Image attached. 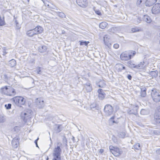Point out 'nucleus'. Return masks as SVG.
<instances>
[{
    "label": "nucleus",
    "mask_w": 160,
    "mask_h": 160,
    "mask_svg": "<svg viewBox=\"0 0 160 160\" xmlns=\"http://www.w3.org/2000/svg\"><path fill=\"white\" fill-rule=\"evenodd\" d=\"M62 143L58 142L57 143V146L54 148L52 152L53 158L52 160H62L61 154Z\"/></svg>",
    "instance_id": "obj_1"
},
{
    "label": "nucleus",
    "mask_w": 160,
    "mask_h": 160,
    "mask_svg": "<svg viewBox=\"0 0 160 160\" xmlns=\"http://www.w3.org/2000/svg\"><path fill=\"white\" fill-rule=\"evenodd\" d=\"M33 114V112L30 109H26L21 113V118L25 122H26L32 118Z\"/></svg>",
    "instance_id": "obj_2"
},
{
    "label": "nucleus",
    "mask_w": 160,
    "mask_h": 160,
    "mask_svg": "<svg viewBox=\"0 0 160 160\" xmlns=\"http://www.w3.org/2000/svg\"><path fill=\"white\" fill-rule=\"evenodd\" d=\"M14 104L19 107L24 105L26 102L25 99L22 96H16L12 99Z\"/></svg>",
    "instance_id": "obj_3"
},
{
    "label": "nucleus",
    "mask_w": 160,
    "mask_h": 160,
    "mask_svg": "<svg viewBox=\"0 0 160 160\" xmlns=\"http://www.w3.org/2000/svg\"><path fill=\"white\" fill-rule=\"evenodd\" d=\"M151 96L153 100L155 102L158 103L160 102V95L156 91V89L153 88L152 90Z\"/></svg>",
    "instance_id": "obj_4"
},
{
    "label": "nucleus",
    "mask_w": 160,
    "mask_h": 160,
    "mask_svg": "<svg viewBox=\"0 0 160 160\" xmlns=\"http://www.w3.org/2000/svg\"><path fill=\"white\" fill-rule=\"evenodd\" d=\"M153 121L155 125H158L160 126V111L158 108L154 114Z\"/></svg>",
    "instance_id": "obj_5"
},
{
    "label": "nucleus",
    "mask_w": 160,
    "mask_h": 160,
    "mask_svg": "<svg viewBox=\"0 0 160 160\" xmlns=\"http://www.w3.org/2000/svg\"><path fill=\"white\" fill-rule=\"evenodd\" d=\"M111 152H112L114 156H118L122 153V151L117 147L111 145Z\"/></svg>",
    "instance_id": "obj_6"
},
{
    "label": "nucleus",
    "mask_w": 160,
    "mask_h": 160,
    "mask_svg": "<svg viewBox=\"0 0 160 160\" xmlns=\"http://www.w3.org/2000/svg\"><path fill=\"white\" fill-rule=\"evenodd\" d=\"M152 14H157L160 12V3H159L155 4L152 9Z\"/></svg>",
    "instance_id": "obj_7"
},
{
    "label": "nucleus",
    "mask_w": 160,
    "mask_h": 160,
    "mask_svg": "<svg viewBox=\"0 0 160 160\" xmlns=\"http://www.w3.org/2000/svg\"><path fill=\"white\" fill-rule=\"evenodd\" d=\"M77 4L80 7L85 8L88 6V0H76Z\"/></svg>",
    "instance_id": "obj_8"
},
{
    "label": "nucleus",
    "mask_w": 160,
    "mask_h": 160,
    "mask_svg": "<svg viewBox=\"0 0 160 160\" xmlns=\"http://www.w3.org/2000/svg\"><path fill=\"white\" fill-rule=\"evenodd\" d=\"M129 52L125 51L122 52L120 56V58L122 60L127 61L131 59L130 56Z\"/></svg>",
    "instance_id": "obj_9"
},
{
    "label": "nucleus",
    "mask_w": 160,
    "mask_h": 160,
    "mask_svg": "<svg viewBox=\"0 0 160 160\" xmlns=\"http://www.w3.org/2000/svg\"><path fill=\"white\" fill-rule=\"evenodd\" d=\"M37 107L39 108H42L44 106V101L41 98H37L35 100Z\"/></svg>",
    "instance_id": "obj_10"
},
{
    "label": "nucleus",
    "mask_w": 160,
    "mask_h": 160,
    "mask_svg": "<svg viewBox=\"0 0 160 160\" xmlns=\"http://www.w3.org/2000/svg\"><path fill=\"white\" fill-rule=\"evenodd\" d=\"M138 106H136L135 107H134L132 109H128L127 110V112L128 114L129 115L134 114L137 116L138 114Z\"/></svg>",
    "instance_id": "obj_11"
},
{
    "label": "nucleus",
    "mask_w": 160,
    "mask_h": 160,
    "mask_svg": "<svg viewBox=\"0 0 160 160\" xmlns=\"http://www.w3.org/2000/svg\"><path fill=\"white\" fill-rule=\"evenodd\" d=\"M103 41L105 45L110 48V36L108 35H105L103 38Z\"/></svg>",
    "instance_id": "obj_12"
},
{
    "label": "nucleus",
    "mask_w": 160,
    "mask_h": 160,
    "mask_svg": "<svg viewBox=\"0 0 160 160\" xmlns=\"http://www.w3.org/2000/svg\"><path fill=\"white\" fill-rule=\"evenodd\" d=\"M20 139L18 137H16L12 140V147L15 148H18L19 144Z\"/></svg>",
    "instance_id": "obj_13"
},
{
    "label": "nucleus",
    "mask_w": 160,
    "mask_h": 160,
    "mask_svg": "<svg viewBox=\"0 0 160 160\" xmlns=\"http://www.w3.org/2000/svg\"><path fill=\"white\" fill-rule=\"evenodd\" d=\"M115 69L118 72H122V70L126 69L125 67L121 63H117L115 66Z\"/></svg>",
    "instance_id": "obj_14"
},
{
    "label": "nucleus",
    "mask_w": 160,
    "mask_h": 160,
    "mask_svg": "<svg viewBox=\"0 0 160 160\" xmlns=\"http://www.w3.org/2000/svg\"><path fill=\"white\" fill-rule=\"evenodd\" d=\"M7 95L9 96H14L16 94V92L15 90L12 87L9 86L8 87Z\"/></svg>",
    "instance_id": "obj_15"
},
{
    "label": "nucleus",
    "mask_w": 160,
    "mask_h": 160,
    "mask_svg": "<svg viewBox=\"0 0 160 160\" xmlns=\"http://www.w3.org/2000/svg\"><path fill=\"white\" fill-rule=\"evenodd\" d=\"M98 97L99 99L103 100L105 98V94L102 89L99 88L98 90Z\"/></svg>",
    "instance_id": "obj_16"
},
{
    "label": "nucleus",
    "mask_w": 160,
    "mask_h": 160,
    "mask_svg": "<svg viewBox=\"0 0 160 160\" xmlns=\"http://www.w3.org/2000/svg\"><path fill=\"white\" fill-rule=\"evenodd\" d=\"M36 35L42 33L43 31V28L41 26H37L33 29Z\"/></svg>",
    "instance_id": "obj_17"
},
{
    "label": "nucleus",
    "mask_w": 160,
    "mask_h": 160,
    "mask_svg": "<svg viewBox=\"0 0 160 160\" xmlns=\"http://www.w3.org/2000/svg\"><path fill=\"white\" fill-rule=\"evenodd\" d=\"M110 105L107 104L105 106L104 108V112L105 113V115L106 116H109L110 115V111H109Z\"/></svg>",
    "instance_id": "obj_18"
},
{
    "label": "nucleus",
    "mask_w": 160,
    "mask_h": 160,
    "mask_svg": "<svg viewBox=\"0 0 160 160\" xmlns=\"http://www.w3.org/2000/svg\"><path fill=\"white\" fill-rule=\"evenodd\" d=\"M157 0H146L145 3L146 6L150 7L153 5Z\"/></svg>",
    "instance_id": "obj_19"
},
{
    "label": "nucleus",
    "mask_w": 160,
    "mask_h": 160,
    "mask_svg": "<svg viewBox=\"0 0 160 160\" xmlns=\"http://www.w3.org/2000/svg\"><path fill=\"white\" fill-rule=\"evenodd\" d=\"M54 127V130L56 133L60 132L62 130V125L61 124H56Z\"/></svg>",
    "instance_id": "obj_20"
},
{
    "label": "nucleus",
    "mask_w": 160,
    "mask_h": 160,
    "mask_svg": "<svg viewBox=\"0 0 160 160\" xmlns=\"http://www.w3.org/2000/svg\"><path fill=\"white\" fill-rule=\"evenodd\" d=\"M147 73L149 75L152 76V78H156L158 76V72L157 70L153 71H149L147 72Z\"/></svg>",
    "instance_id": "obj_21"
},
{
    "label": "nucleus",
    "mask_w": 160,
    "mask_h": 160,
    "mask_svg": "<svg viewBox=\"0 0 160 160\" xmlns=\"http://www.w3.org/2000/svg\"><path fill=\"white\" fill-rule=\"evenodd\" d=\"M26 34L29 37H32L35 35H36L35 32L33 29L27 31Z\"/></svg>",
    "instance_id": "obj_22"
},
{
    "label": "nucleus",
    "mask_w": 160,
    "mask_h": 160,
    "mask_svg": "<svg viewBox=\"0 0 160 160\" xmlns=\"http://www.w3.org/2000/svg\"><path fill=\"white\" fill-rule=\"evenodd\" d=\"M128 66L131 68H138L139 67V66H136V65L134 63L133 61H131V60L128 62Z\"/></svg>",
    "instance_id": "obj_23"
},
{
    "label": "nucleus",
    "mask_w": 160,
    "mask_h": 160,
    "mask_svg": "<svg viewBox=\"0 0 160 160\" xmlns=\"http://www.w3.org/2000/svg\"><path fill=\"white\" fill-rule=\"evenodd\" d=\"M9 86H6L4 87H2L0 89V92L2 94L7 95L8 87Z\"/></svg>",
    "instance_id": "obj_24"
},
{
    "label": "nucleus",
    "mask_w": 160,
    "mask_h": 160,
    "mask_svg": "<svg viewBox=\"0 0 160 160\" xmlns=\"http://www.w3.org/2000/svg\"><path fill=\"white\" fill-rule=\"evenodd\" d=\"M96 84L97 86L100 88H103L106 85L105 81L101 80L97 82Z\"/></svg>",
    "instance_id": "obj_25"
},
{
    "label": "nucleus",
    "mask_w": 160,
    "mask_h": 160,
    "mask_svg": "<svg viewBox=\"0 0 160 160\" xmlns=\"http://www.w3.org/2000/svg\"><path fill=\"white\" fill-rule=\"evenodd\" d=\"M119 109V106L117 104L113 105V106H112L111 105V113L113 112L114 110L115 112H116Z\"/></svg>",
    "instance_id": "obj_26"
},
{
    "label": "nucleus",
    "mask_w": 160,
    "mask_h": 160,
    "mask_svg": "<svg viewBox=\"0 0 160 160\" xmlns=\"http://www.w3.org/2000/svg\"><path fill=\"white\" fill-rule=\"evenodd\" d=\"M142 18L144 21L148 23H150L152 21L150 17L147 15H144Z\"/></svg>",
    "instance_id": "obj_27"
},
{
    "label": "nucleus",
    "mask_w": 160,
    "mask_h": 160,
    "mask_svg": "<svg viewBox=\"0 0 160 160\" xmlns=\"http://www.w3.org/2000/svg\"><path fill=\"white\" fill-rule=\"evenodd\" d=\"M141 96L142 97H144L146 95V88L145 87L142 88H141Z\"/></svg>",
    "instance_id": "obj_28"
},
{
    "label": "nucleus",
    "mask_w": 160,
    "mask_h": 160,
    "mask_svg": "<svg viewBox=\"0 0 160 160\" xmlns=\"http://www.w3.org/2000/svg\"><path fill=\"white\" fill-rule=\"evenodd\" d=\"M83 83V85L84 87L92 85L90 81L87 79H85Z\"/></svg>",
    "instance_id": "obj_29"
},
{
    "label": "nucleus",
    "mask_w": 160,
    "mask_h": 160,
    "mask_svg": "<svg viewBox=\"0 0 160 160\" xmlns=\"http://www.w3.org/2000/svg\"><path fill=\"white\" fill-rule=\"evenodd\" d=\"M16 64V62L15 60L12 59L9 62V65L11 67H14Z\"/></svg>",
    "instance_id": "obj_30"
},
{
    "label": "nucleus",
    "mask_w": 160,
    "mask_h": 160,
    "mask_svg": "<svg viewBox=\"0 0 160 160\" xmlns=\"http://www.w3.org/2000/svg\"><path fill=\"white\" fill-rule=\"evenodd\" d=\"M6 23L5 21L4 17L3 16L2 18L0 15V26H2L5 25Z\"/></svg>",
    "instance_id": "obj_31"
},
{
    "label": "nucleus",
    "mask_w": 160,
    "mask_h": 160,
    "mask_svg": "<svg viewBox=\"0 0 160 160\" xmlns=\"http://www.w3.org/2000/svg\"><path fill=\"white\" fill-rule=\"evenodd\" d=\"M47 49V47L45 46H42L40 47L39 48V51L41 52H45Z\"/></svg>",
    "instance_id": "obj_32"
},
{
    "label": "nucleus",
    "mask_w": 160,
    "mask_h": 160,
    "mask_svg": "<svg viewBox=\"0 0 160 160\" xmlns=\"http://www.w3.org/2000/svg\"><path fill=\"white\" fill-rule=\"evenodd\" d=\"M79 42H80V45L81 46H88V44L90 43L89 41H84L83 40L79 41Z\"/></svg>",
    "instance_id": "obj_33"
},
{
    "label": "nucleus",
    "mask_w": 160,
    "mask_h": 160,
    "mask_svg": "<svg viewBox=\"0 0 160 160\" xmlns=\"http://www.w3.org/2000/svg\"><path fill=\"white\" fill-rule=\"evenodd\" d=\"M119 30V28L113 27L111 28V32L115 33L117 32Z\"/></svg>",
    "instance_id": "obj_34"
},
{
    "label": "nucleus",
    "mask_w": 160,
    "mask_h": 160,
    "mask_svg": "<svg viewBox=\"0 0 160 160\" xmlns=\"http://www.w3.org/2000/svg\"><path fill=\"white\" fill-rule=\"evenodd\" d=\"M107 24V23L106 22H102L100 23L99 27L101 29H103L106 27Z\"/></svg>",
    "instance_id": "obj_35"
},
{
    "label": "nucleus",
    "mask_w": 160,
    "mask_h": 160,
    "mask_svg": "<svg viewBox=\"0 0 160 160\" xmlns=\"http://www.w3.org/2000/svg\"><path fill=\"white\" fill-rule=\"evenodd\" d=\"M56 13L58 16L61 18H63L65 17V14L62 12H56Z\"/></svg>",
    "instance_id": "obj_36"
},
{
    "label": "nucleus",
    "mask_w": 160,
    "mask_h": 160,
    "mask_svg": "<svg viewBox=\"0 0 160 160\" xmlns=\"http://www.w3.org/2000/svg\"><path fill=\"white\" fill-rule=\"evenodd\" d=\"M84 88L86 89V92H90L92 90V85L86 87Z\"/></svg>",
    "instance_id": "obj_37"
},
{
    "label": "nucleus",
    "mask_w": 160,
    "mask_h": 160,
    "mask_svg": "<svg viewBox=\"0 0 160 160\" xmlns=\"http://www.w3.org/2000/svg\"><path fill=\"white\" fill-rule=\"evenodd\" d=\"M144 0H137L136 5L138 7H140L141 6V4Z\"/></svg>",
    "instance_id": "obj_38"
},
{
    "label": "nucleus",
    "mask_w": 160,
    "mask_h": 160,
    "mask_svg": "<svg viewBox=\"0 0 160 160\" xmlns=\"http://www.w3.org/2000/svg\"><path fill=\"white\" fill-rule=\"evenodd\" d=\"M131 32L132 33H134L137 32H139L140 31V30L138 28V27H135L132 28L131 29Z\"/></svg>",
    "instance_id": "obj_39"
},
{
    "label": "nucleus",
    "mask_w": 160,
    "mask_h": 160,
    "mask_svg": "<svg viewBox=\"0 0 160 160\" xmlns=\"http://www.w3.org/2000/svg\"><path fill=\"white\" fill-rule=\"evenodd\" d=\"M133 147L135 149L139 150L140 149V144L139 143H137L133 146Z\"/></svg>",
    "instance_id": "obj_40"
},
{
    "label": "nucleus",
    "mask_w": 160,
    "mask_h": 160,
    "mask_svg": "<svg viewBox=\"0 0 160 160\" xmlns=\"http://www.w3.org/2000/svg\"><path fill=\"white\" fill-rule=\"evenodd\" d=\"M126 133L124 132H121L119 134V137L120 138H125Z\"/></svg>",
    "instance_id": "obj_41"
},
{
    "label": "nucleus",
    "mask_w": 160,
    "mask_h": 160,
    "mask_svg": "<svg viewBox=\"0 0 160 160\" xmlns=\"http://www.w3.org/2000/svg\"><path fill=\"white\" fill-rule=\"evenodd\" d=\"M95 8H96L95 7H93V10L96 14L100 16H101L102 14L100 11L99 10L95 9Z\"/></svg>",
    "instance_id": "obj_42"
},
{
    "label": "nucleus",
    "mask_w": 160,
    "mask_h": 160,
    "mask_svg": "<svg viewBox=\"0 0 160 160\" xmlns=\"http://www.w3.org/2000/svg\"><path fill=\"white\" fill-rule=\"evenodd\" d=\"M13 129L14 132H15L16 133H17L20 131V128L19 126H16Z\"/></svg>",
    "instance_id": "obj_43"
},
{
    "label": "nucleus",
    "mask_w": 160,
    "mask_h": 160,
    "mask_svg": "<svg viewBox=\"0 0 160 160\" xmlns=\"http://www.w3.org/2000/svg\"><path fill=\"white\" fill-rule=\"evenodd\" d=\"M128 52H129V55H131L130 56L131 59L136 54V52L134 51H131Z\"/></svg>",
    "instance_id": "obj_44"
},
{
    "label": "nucleus",
    "mask_w": 160,
    "mask_h": 160,
    "mask_svg": "<svg viewBox=\"0 0 160 160\" xmlns=\"http://www.w3.org/2000/svg\"><path fill=\"white\" fill-rule=\"evenodd\" d=\"M12 104L11 103H8V104H5L4 105L5 107L7 110H9L11 108Z\"/></svg>",
    "instance_id": "obj_45"
},
{
    "label": "nucleus",
    "mask_w": 160,
    "mask_h": 160,
    "mask_svg": "<svg viewBox=\"0 0 160 160\" xmlns=\"http://www.w3.org/2000/svg\"><path fill=\"white\" fill-rule=\"evenodd\" d=\"M141 20H142L141 18L140 17H138L137 18V21H135L134 23L136 24H138L140 22Z\"/></svg>",
    "instance_id": "obj_46"
},
{
    "label": "nucleus",
    "mask_w": 160,
    "mask_h": 160,
    "mask_svg": "<svg viewBox=\"0 0 160 160\" xmlns=\"http://www.w3.org/2000/svg\"><path fill=\"white\" fill-rule=\"evenodd\" d=\"M112 140L115 143H116L118 142V139L116 137H115L114 135H113L112 137Z\"/></svg>",
    "instance_id": "obj_47"
},
{
    "label": "nucleus",
    "mask_w": 160,
    "mask_h": 160,
    "mask_svg": "<svg viewBox=\"0 0 160 160\" xmlns=\"http://www.w3.org/2000/svg\"><path fill=\"white\" fill-rule=\"evenodd\" d=\"M111 122H112V124H113L114 123L118 124L119 122L118 121V118H115V119L111 121Z\"/></svg>",
    "instance_id": "obj_48"
},
{
    "label": "nucleus",
    "mask_w": 160,
    "mask_h": 160,
    "mask_svg": "<svg viewBox=\"0 0 160 160\" xmlns=\"http://www.w3.org/2000/svg\"><path fill=\"white\" fill-rule=\"evenodd\" d=\"M147 111L144 109H142L140 111V113L142 115H145Z\"/></svg>",
    "instance_id": "obj_49"
},
{
    "label": "nucleus",
    "mask_w": 160,
    "mask_h": 160,
    "mask_svg": "<svg viewBox=\"0 0 160 160\" xmlns=\"http://www.w3.org/2000/svg\"><path fill=\"white\" fill-rule=\"evenodd\" d=\"M145 63V62L144 61H143V63H142V62H141L140 63L138 64V65H136V66H139V67H138V68L137 69H139L141 67H142L143 65H144Z\"/></svg>",
    "instance_id": "obj_50"
},
{
    "label": "nucleus",
    "mask_w": 160,
    "mask_h": 160,
    "mask_svg": "<svg viewBox=\"0 0 160 160\" xmlns=\"http://www.w3.org/2000/svg\"><path fill=\"white\" fill-rule=\"evenodd\" d=\"M153 133L157 135H159L160 134V132L158 130H154L153 131Z\"/></svg>",
    "instance_id": "obj_51"
},
{
    "label": "nucleus",
    "mask_w": 160,
    "mask_h": 160,
    "mask_svg": "<svg viewBox=\"0 0 160 160\" xmlns=\"http://www.w3.org/2000/svg\"><path fill=\"white\" fill-rule=\"evenodd\" d=\"M5 121V119L3 116H0V122L3 123Z\"/></svg>",
    "instance_id": "obj_52"
},
{
    "label": "nucleus",
    "mask_w": 160,
    "mask_h": 160,
    "mask_svg": "<svg viewBox=\"0 0 160 160\" xmlns=\"http://www.w3.org/2000/svg\"><path fill=\"white\" fill-rule=\"evenodd\" d=\"M41 68L40 67H38L37 68V73L38 74H40L41 72Z\"/></svg>",
    "instance_id": "obj_53"
},
{
    "label": "nucleus",
    "mask_w": 160,
    "mask_h": 160,
    "mask_svg": "<svg viewBox=\"0 0 160 160\" xmlns=\"http://www.w3.org/2000/svg\"><path fill=\"white\" fill-rule=\"evenodd\" d=\"M90 107L91 108H96L97 106L96 104L95 103H93L90 105Z\"/></svg>",
    "instance_id": "obj_54"
},
{
    "label": "nucleus",
    "mask_w": 160,
    "mask_h": 160,
    "mask_svg": "<svg viewBox=\"0 0 160 160\" xmlns=\"http://www.w3.org/2000/svg\"><path fill=\"white\" fill-rule=\"evenodd\" d=\"M63 142L66 144V145H67V138H66L65 137H64L63 138Z\"/></svg>",
    "instance_id": "obj_55"
},
{
    "label": "nucleus",
    "mask_w": 160,
    "mask_h": 160,
    "mask_svg": "<svg viewBox=\"0 0 160 160\" xmlns=\"http://www.w3.org/2000/svg\"><path fill=\"white\" fill-rule=\"evenodd\" d=\"M113 47L114 48L117 49L119 47V45L118 43H115L113 45Z\"/></svg>",
    "instance_id": "obj_56"
},
{
    "label": "nucleus",
    "mask_w": 160,
    "mask_h": 160,
    "mask_svg": "<svg viewBox=\"0 0 160 160\" xmlns=\"http://www.w3.org/2000/svg\"><path fill=\"white\" fill-rule=\"evenodd\" d=\"M127 77L130 80H131L132 79V76L130 74H128Z\"/></svg>",
    "instance_id": "obj_57"
},
{
    "label": "nucleus",
    "mask_w": 160,
    "mask_h": 160,
    "mask_svg": "<svg viewBox=\"0 0 160 160\" xmlns=\"http://www.w3.org/2000/svg\"><path fill=\"white\" fill-rule=\"evenodd\" d=\"M156 152L157 154L160 155V148L157 149Z\"/></svg>",
    "instance_id": "obj_58"
},
{
    "label": "nucleus",
    "mask_w": 160,
    "mask_h": 160,
    "mask_svg": "<svg viewBox=\"0 0 160 160\" xmlns=\"http://www.w3.org/2000/svg\"><path fill=\"white\" fill-rule=\"evenodd\" d=\"M34 143L35 144L36 147L39 148V147H38V141H37V140H35Z\"/></svg>",
    "instance_id": "obj_59"
},
{
    "label": "nucleus",
    "mask_w": 160,
    "mask_h": 160,
    "mask_svg": "<svg viewBox=\"0 0 160 160\" xmlns=\"http://www.w3.org/2000/svg\"><path fill=\"white\" fill-rule=\"evenodd\" d=\"M104 151V150L103 149H101L99 150V152L101 154H102Z\"/></svg>",
    "instance_id": "obj_60"
},
{
    "label": "nucleus",
    "mask_w": 160,
    "mask_h": 160,
    "mask_svg": "<svg viewBox=\"0 0 160 160\" xmlns=\"http://www.w3.org/2000/svg\"><path fill=\"white\" fill-rule=\"evenodd\" d=\"M116 118L115 116H113L112 117H111V121L114 120L115 119V118Z\"/></svg>",
    "instance_id": "obj_61"
},
{
    "label": "nucleus",
    "mask_w": 160,
    "mask_h": 160,
    "mask_svg": "<svg viewBox=\"0 0 160 160\" xmlns=\"http://www.w3.org/2000/svg\"><path fill=\"white\" fill-rule=\"evenodd\" d=\"M4 78L6 79H8V77L7 75L4 74Z\"/></svg>",
    "instance_id": "obj_62"
},
{
    "label": "nucleus",
    "mask_w": 160,
    "mask_h": 160,
    "mask_svg": "<svg viewBox=\"0 0 160 160\" xmlns=\"http://www.w3.org/2000/svg\"><path fill=\"white\" fill-rule=\"evenodd\" d=\"M3 53L4 55H6L7 53V52H6L5 50V49L3 50Z\"/></svg>",
    "instance_id": "obj_63"
},
{
    "label": "nucleus",
    "mask_w": 160,
    "mask_h": 160,
    "mask_svg": "<svg viewBox=\"0 0 160 160\" xmlns=\"http://www.w3.org/2000/svg\"><path fill=\"white\" fill-rule=\"evenodd\" d=\"M15 22L16 26H17L19 24L17 20H15Z\"/></svg>",
    "instance_id": "obj_64"
}]
</instances>
